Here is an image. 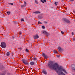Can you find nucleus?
<instances>
[{
	"label": "nucleus",
	"mask_w": 75,
	"mask_h": 75,
	"mask_svg": "<svg viewBox=\"0 0 75 75\" xmlns=\"http://www.w3.org/2000/svg\"><path fill=\"white\" fill-rule=\"evenodd\" d=\"M39 18L40 19H42V17L40 16L39 17Z\"/></svg>",
	"instance_id": "20"
},
{
	"label": "nucleus",
	"mask_w": 75,
	"mask_h": 75,
	"mask_svg": "<svg viewBox=\"0 0 75 75\" xmlns=\"http://www.w3.org/2000/svg\"><path fill=\"white\" fill-rule=\"evenodd\" d=\"M73 12H74V13H75V10L73 11Z\"/></svg>",
	"instance_id": "36"
},
{
	"label": "nucleus",
	"mask_w": 75,
	"mask_h": 75,
	"mask_svg": "<svg viewBox=\"0 0 75 75\" xmlns=\"http://www.w3.org/2000/svg\"><path fill=\"white\" fill-rule=\"evenodd\" d=\"M42 34H45V35H48V33L45 30H43L42 31Z\"/></svg>",
	"instance_id": "6"
},
{
	"label": "nucleus",
	"mask_w": 75,
	"mask_h": 75,
	"mask_svg": "<svg viewBox=\"0 0 75 75\" xmlns=\"http://www.w3.org/2000/svg\"><path fill=\"white\" fill-rule=\"evenodd\" d=\"M10 4H11V5H13V4L10 3Z\"/></svg>",
	"instance_id": "34"
},
{
	"label": "nucleus",
	"mask_w": 75,
	"mask_h": 75,
	"mask_svg": "<svg viewBox=\"0 0 75 75\" xmlns=\"http://www.w3.org/2000/svg\"><path fill=\"white\" fill-rule=\"evenodd\" d=\"M48 66L51 69L57 70L56 71V72L57 73L58 75H65V74L62 71L64 72L66 74H68L66 71L65 69H63L62 66H59V65L57 63H55L53 64V61L50 62L48 64Z\"/></svg>",
	"instance_id": "1"
},
{
	"label": "nucleus",
	"mask_w": 75,
	"mask_h": 75,
	"mask_svg": "<svg viewBox=\"0 0 75 75\" xmlns=\"http://www.w3.org/2000/svg\"><path fill=\"white\" fill-rule=\"evenodd\" d=\"M34 13L35 14H39V13H40V12L39 11H36L34 12Z\"/></svg>",
	"instance_id": "12"
},
{
	"label": "nucleus",
	"mask_w": 75,
	"mask_h": 75,
	"mask_svg": "<svg viewBox=\"0 0 75 75\" xmlns=\"http://www.w3.org/2000/svg\"><path fill=\"white\" fill-rule=\"evenodd\" d=\"M18 34H19V35H20L21 34V32H19V33H18Z\"/></svg>",
	"instance_id": "29"
},
{
	"label": "nucleus",
	"mask_w": 75,
	"mask_h": 75,
	"mask_svg": "<svg viewBox=\"0 0 75 75\" xmlns=\"http://www.w3.org/2000/svg\"><path fill=\"white\" fill-rule=\"evenodd\" d=\"M33 60H37V59L36 58L34 57V58H33Z\"/></svg>",
	"instance_id": "25"
},
{
	"label": "nucleus",
	"mask_w": 75,
	"mask_h": 75,
	"mask_svg": "<svg viewBox=\"0 0 75 75\" xmlns=\"http://www.w3.org/2000/svg\"><path fill=\"white\" fill-rule=\"evenodd\" d=\"M61 33H62V34H64V32L62 31H61Z\"/></svg>",
	"instance_id": "21"
},
{
	"label": "nucleus",
	"mask_w": 75,
	"mask_h": 75,
	"mask_svg": "<svg viewBox=\"0 0 75 75\" xmlns=\"http://www.w3.org/2000/svg\"><path fill=\"white\" fill-rule=\"evenodd\" d=\"M12 39H13V40L14 39V38H15V37H14V36H12Z\"/></svg>",
	"instance_id": "27"
},
{
	"label": "nucleus",
	"mask_w": 75,
	"mask_h": 75,
	"mask_svg": "<svg viewBox=\"0 0 75 75\" xmlns=\"http://www.w3.org/2000/svg\"><path fill=\"white\" fill-rule=\"evenodd\" d=\"M42 28H43V29H44L45 28V27L44 26H42Z\"/></svg>",
	"instance_id": "26"
},
{
	"label": "nucleus",
	"mask_w": 75,
	"mask_h": 75,
	"mask_svg": "<svg viewBox=\"0 0 75 75\" xmlns=\"http://www.w3.org/2000/svg\"><path fill=\"white\" fill-rule=\"evenodd\" d=\"M63 21H65V23H66L67 24H70L71 23V22L69 20H68L66 18H63Z\"/></svg>",
	"instance_id": "4"
},
{
	"label": "nucleus",
	"mask_w": 75,
	"mask_h": 75,
	"mask_svg": "<svg viewBox=\"0 0 75 75\" xmlns=\"http://www.w3.org/2000/svg\"><path fill=\"white\" fill-rule=\"evenodd\" d=\"M6 55L7 56H9L10 55V53L9 52H7L6 53Z\"/></svg>",
	"instance_id": "14"
},
{
	"label": "nucleus",
	"mask_w": 75,
	"mask_h": 75,
	"mask_svg": "<svg viewBox=\"0 0 75 75\" xmlns=\"http://www.w3.org/2000/svg\"><path fill=\"white\" fill-rule=\"evenodd\" d=\"M25 51L27 52H29V50H28V49H26Z\"/></svg>",
	"instance_id": "22"
},
{
	"label": "nucleus",
	"mask_w": 75,
	"mask_h": 75,
	"mask_svg": "<svg viewBox=\"0 0 75 75\" xmlns=\"http://www.w3.org/2000/svg\"><path fill=\"white\" fill-rule=\"evenodd\" d=\"M57 57H60V56H59V55H58Z\"/></svg>",
	"instance_id": "37"
},
{
	"label": "nucleus",
	"mask_w": 75,
	"mask_h": 75,
	"mask_svg": "<svg viewBox=\"0 0 75 75\" xmlns=\"http://www.w3.org/2000/svg\"><path fill=\"white\" fill-rule=\"evenodd\" d=\"M41 2L42 3H44V2H46L47 1L46 0H40Z\"/></svg>",
	"instance_id": "11"
},
{
	"label": "nucleus",
	"mask_w": 75,
	"mask_h": 75,
	"mask_svg": "<svg viewBox=\"0 0 75 75\" xmlns=\"http://www.w3.org/2000/svg\"><path fill=\"white\" fill-rule=\"evenodd\" d=\"M42 55V57L45 58H48V57L44 53H43Z\"/></svg>",
	"instance_id": "8"
},
{
	"label": "nucleus",
	"mask_w": 75,
	"mask_h": 75,
	"mask_svg": "<svg viewBox=\"0 0 75 75\" xmlns=\"http://www.w3.org/2000/svg\"><path fill=\"white\" fill-rule=\"evenodd\" d=\"M8 75H10V73H8Z\"/></svg>",
	"instance_id": "32"
},
{
	"label": "nucleus",
	"mask_w": 75,
	"mask_h": 75,
	"mask_svg": "<svg viewBox=\"0 0 75 75\" xmlns=\"http://www.w3.org/2000/svg\"><path fill=\"white\" fill-rule=\"evenodd\" d=\"M70 1H74V0H69Z\"/></svg>",
	"instance_id": "38"
},
{
	"label": "nucleus",
	"mask_w": 75,
	"mask_h": 75,
	"mask_svg": "<svg viewBox=\"0 0 75 75\" xmlns=\"http://www.w3.org/2000/svg\"><path fill=\"white\" fill-rule=\"evenodd\" d=\"M54 53H55L56 54H57V53H58V52L56 50H54Z\"/></svg>",
	"instance_id": "17"
},
{
	"label": "nucleus",
	"mask_w": 75,
	"mask_h": 75,
	"mask_svg": "<svg viewBox=\"0 0 75 75\" xmlns=\"http://www.w3.org/2000/svg\"><path fill=\"white\" fill-rule=\"evenodd\" d=\"M20 67H23V65H20Z\"/></svg>",
	"instance_id": "35"
},
{
	"label": "nucleus",
	"mask_w": 75,
	"mask_h": 75,
	"mask_svg": "<svg viewBox=\"0 0 75 75\" xmlns=\"http://www.w3.org/2000/svg\"><path fill=\"white\" fill-rule=\"evenodd\" d=\"M44 23L45 24H47V22H46V21H44Z\"/></svg>",
	"instance_id": "28"
},
{
	"label": "nucleus",
	"mask_w": 75,
	"mask_h": 75,
	"mask_svg": "<svg viewBox=\"0 0 75 75\" xmlns=\"http://www.w3.org/2000/svg\"><path fill=\"white\" fill-rule=\"evenodd\" d=\"M33 37L34 39H37L38 38H39V36L37 34H36L35 35H33Z\"/></svg>",
	"instance_id": "5"
},
{
	"label": "nucleus",
	"mask_w": 75,
	"mask_h": 75,
	"mask_svg": "<svg viewBox=\"0 0 75 75\" xmlns=\"http://www.w3.org/2000/svg\"><path fill=\"white\" fill-rule=\"evenodd\" d=\"M72 69L73 70H74V71H75V66L72 67Z\"/></svg>",
	"instance_id": "16"
},
{
	"label": "nucleus",
	"mask_w": 75,
	"mask_h": 75,
	"mask_svg": "<svg viewBox=\"0 0 75 75\" xmlns=\"http://www.w3.org/2000/svg\"><path fill=\"white\" fill-rule=\"evenodd\" d=\"M21 21H24V19L23 18H21Z\"/></svg>",
	"instance_id": "23"
},
{
	"label": "nucleus",
	"mask_w": 75,
	"mask_h": 75,
	"mask_svg": "<svg viewBox=\"0 0 75 75\" xmlns=\"http://www.w3.org/2000/svg\"><path fill=\"white\" fill-rule=\"evenodd\" d=\"M22 62H23L25 65H29V63H28V62L25 59H22L21 60Z\"/></svg>",
	"instance_id": "2"
},
{
	"label": "nucleus",
	"mask_w": 75,
	"mask_h": 75,
	"mask_svg": "<svg viewBox=\"0 0 75 75\" xmlns=\"http://www.w3.org/2000/svg\"><path fill=\"white\" fill-rule=\"evenodd\" d=\"M7 46V45L5 42H2L1 43V47L2 48H6V47Z\"/></svg>",
	"instance_id": "3"
},
{
	"label": "nucleus",
	"mask_w": 75,
	"mask_h": 75,
	"mask_svg": "<svg viewBox=\"0 0 75 75\" xmlns=\"http://www.w3.org/2000/svg\"><path fill=\"white\" fill-rule=\"evenodd\" d=\"M58 49L59 50V51H61V47H58Z\"/></svg>",
	"instance_id": "13"
},
{
	"label": "nucleus",
	"mask_w": 75,
	"mask_h": 75,
	"mask_svg": "<svg viewBox=\"0 0 75 75\" xmlns=\"http://www.w3.org/2000/svg\"><path fill=\"white\" fill-rule=\"evenodd\" d=\"M6 13L7 14H8V15H9V14H10L11 12L9 11L7 12Z\"/></svg>",
	"instance_id": "15"
},
{
	"label": "nucleus",
	"mask_w": 75,
	"mask_h": 75,
	"mask_svg": "<svg viewBox=\"0 0 75 75\" xmlns=\"http://www.w3.org/2000/svg\"><path fill=\"white\" fill-rule=\"evenodd\" d=\"M35 3L36 4H38V1H37V0H35Z\"/></svg>",
	"instance_id": "19"
},
{
	"label": "nucleus",
	"mask_w": 75,
	"mask_h": 75,
	"mask_svg": "<svg viewBox=\"0 0 75 75\" xmlns=\"http://www.w3.org/2000/svg\"><path fill=\"white\" fill-rule=\"evenodd\" d=\"M6 73H4L2 74V75H5Z\"/></svg>",
	"instance_id": "33"
},
{
	"label": "nucleus",
	"mask_w": 75,
	"mask_h": 75,
	"mask_svg": "<svg viewBox=\"0 0 75 75\" xmlns=\"http://www.w3.org/2000/svg\"><path fill=\"white\" fill-rule=\"evenodd\" d=\"M71 34H72V35H74V32H72L71 33Z\"/></svg>",
	"instance_id": "30"
},
{
	"label": "nucleus",
	"mask_w": 75,
	"mask_h": 75,
	"mask_svg": "<svg viewBox=\"0 0 75 75\" xmlns=\"http://www.w3.org/2000/svg\"><path fill=\"white\" fill-rule=\"evenodd\" d=\"M38 23L39 24H42V23H41V22L40 21H39L38 22Z\"/></svg>",
	"instance_id": "24"
},
{
	"label": "nucleus",
	"mask_w": 75,
	"mask_h": 75,
	"mask_svg": "<svg viewBox=\"0 0 75 75\" xmlns=\"http://www.w3.org/2000/svg\"><path fill=\"white\" fill-rule=\"evenodd\" d=\"M24 5L21 6V8H23V7H25V6H27V3H26V2H25V1H24Z\"/></svg>",
	"instance_id": "7"
},
{
	"label": "nucleus",
	"mask_w": 75,
	"mask_h": 75,
	"mask_svg": "<svg viewBox=\"0 0 75 75\" xmlns=\"http://www.w3.org/2000/svg\"><path fill=\"white\" fill-rule=\"evenodd\" d=\"M42 73H43V74H44L45 75H47V72L46 71H45V70H43L42 71Z\"/></svg>",
	"instance_id": "9"
},
{
	"label": "nucleus",
	"mask_w": 75,
	"mask_h": 75,
	"mask_svg": "<svg viewBox=\"0 0 75 75\" xmlns=\"http://www.w3.org/2000/svg\"><path fill=\"white\" fill-rule=\"evenodd\" d=\"M30 64L31 65H34V64H35V63H34V62H30Z\"/></svg>",
	"instance_id": "10"
},
{
	"label": "nucleus",
	"mask_w": 75,
	"mask_h": 75,
	"mask_svg": "<svg viewBox=\"0 0 75 75\" xmlns=\"http://www.w3.org/2000/svg\"><path fill=\"white\" fill-rule=\"evenodd\" d=\"M73 41H75V38H73Z\"/></svg>",
	"instance_id": "31"
},
{
	"label": "nucleus",
	"mask_w": 75,
	"mask_h": 75,
	"mask_svg": "<svg viewBox=\"0 0 75 75\" xmlns=\"http://www.w3.org/2000/svg\"><path fill=\"white\" fill-rule=\"evenodd\" d=\"M57 4H58V2H55L54 3V4H55V6H57Z\"/></svg>",
	"instance_id": "18"
}]
</instances>
